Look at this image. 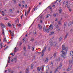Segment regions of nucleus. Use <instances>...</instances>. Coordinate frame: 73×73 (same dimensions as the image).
Instances as JSON below:
<instances>
[{"mask_svg":"<svg viewBox=\"0 0 73 73\" xmlns=\"http://www.w3.org/2000/svg\"><path fill=\"white\" fill-rule=\"evenodd\" d=\"M62 50L61 51L62 53L61 54L62 57L64 58H66V55L67 53V51H68V48L65 47L64 45H62Z\"/></svg>","mask_w":73,"mask_h":73,"instance_id":"nucleus-1","label":"nucleus"},{"mask_svg":"<svg viewBox=\"0 0 73 73\" xmlns=\"http://www.w3.org/2000/svg\"><path fill=\"white\" fill-rule=\"evenodd\" d=\"M46 47H45L44 48V49L42 50V56H43L44 55V52H45V51L46 50Z\"/></svg>","mask_w":73,"mask_h":73,"instance_id":"nucleus-2","label":"nucleus"},{"mask_svg":"<svg viewBox=\"0 0 73 73\" xmlns=\"http://www.w3.org/2000/svg\"><path fill=\"white\" fill-rule=\"evenodd\" d=\"M53 46L55 48H56V47H57V49L58 48V44H57V43L56 42H54Z\"/></svg>","mask_w":73,"mask_h":73,"instance_id":"nucleus-3","label":"nucleus"},{"mask_svg":"<svg viewBox=\"0 0 73 73\" xmlns=\"http://www.w3.org/2000/svg\"><path fill=\"white\" fill-rule=\"evenodd\" d=\"M58 11L60 14H61V13H62V9H61V7H59V9Z\"/></svg>","mask_w":73,"mask_h":73,"instance_id":"nucleus-4","label":"nucleus"},{"mask_svg":"<svg viewBox=\"0 0 73 73\" xmlns=\"http://www.w3.org/2000/svg\"><path fill=\"white\" fill-rule=\"evenodd\" d=\"M29 70V67L27 68L26 70V73H30Z\"/></svg>","mask_w":73,"mask_h":73,"instance_id":"nucleus-5","label":"nucleus"},{"mask_svg":"<svg viewBox=\"0 0 73 73\" xmlns=\"http://www.w3.org/2000/svg\"><path fill=\"white\" fill-rule=\"evenodd\" d=\"M38 27L39 30H41L42 29V26L41 25L38 24Z\"/></svg>","mask_w":73,"mask_h":73,"instance_id":"nucleus-6","label":"nucleus"},{"mask_svg":"<svg viewBox=\"0 0 73 73\" xmlns=\"http://www.w3.org/2000/svg\"><path fill=\"white\" fill-rule=\"evenodd\" d=\"M9 32L10 33H11V38H13V33H12V32H11V30H9Z\"/></svg>","mask_w":73,"mask_h":73,"instance_id":"nucleus-7","label":"nucleus"},{"mask_svg":"<svg viewBox=\"0 0 73 73\" xmlns=\"http://www.w3.org/2000/svg\"><path fill=\"white\" fill-rule=\"evenodd\" d=\"M44 62H48V58H46V59H44L43 60Z\"/></svg>","mask_w":73,"mask_h":73,"instance_id":"nucleus-8","label":"nucleus"},{"mask_svg":"<svg viewBox=\"0 0 73 73\" xmlns=\"http://www.w3.org/2000/svg\"><path fill=\"white\" fill-rule=\"evenodd\" d=\"M52 29H53V28L52 27V25H50L49 27L48 30L49 31H51V30H52Z\"/></svg>","mask_w":73,"mask_h":73,"instance_id":"nucleus-9","label":"nucleus"},{"mask_svg":"<svg viewBox=\"0 0 73 73\" xmlns=\"http://www.w3.org/2000/svg\"><path fill=\"white\" fill-rule=\"evenodd\" d=\"M68 33H66V35L65 36L64 38V40H66V38H67V37H68Z\"/></svg>","mask_w":73,"mask_h":73,"instance_id":"nucleus-10","label":"nucleus"},{"mask_svg":"<svg viewBox=\"0 0 73 73\" xmlns=\"http://www.w3.org/2000/svg\"><path fill=\"white\" fill-rule=\"evenodd\" d=\"M70 54L71 56H73V52L71 51L70 53Z\"/></svg>","mask_w":73,"mask_h":73,"instance_id":"nucleus-11","label":"nucleus"},{"mask_svg":"<svg viewBox=\"0 0 73 73\" xmlns=\"http://www.w3.org/2000/svg\"><path fill=\"white\" fill-rule=\"evenodd\" d=\"M61 67H62V63H60V66H59L58 68L59 69H61Z\"/></svg>","mask_w":73,"mask_h":73,"instance_id":"nucleus-12","label":"nucleus"},{"mask_svg":"<svg viewBox=\"0 0 73 73\" xmlns=\"http://www.w3.org/2000/svg\"><path fill=\"white\" fill-rule=\"evenodd\" d=\"M60 1H61V0H56V1H55V3L56 4H58V2L60 3Z\"/></svg>","mask_w":73,"mask_h":73,"instance_id":"nucleus-13","label":"nucleus"},{"mask_svg":"<svg viewBox=\"0 0 73 73\" xmlns=\"http://www.w3.org/2000/svg\"><path fill=\"white\" fill-rule=\"evenodd\" d=\"M44 66H45L44 65H43L42 66H41L40 67V69H41V70H43V69H44Z\"/></svg>","mask_w":73,"mask_h":73,"instance_id":"nucleus-14","label":"nucleus"},{"mask_svg":"<svg viewBox=\"0 0 73 73\" xmlns=\"http://www.w3.org/2000/svg\"><path fill=\"white\" fill-rule=\"evenodd\" d=\"M37 70L38 72H40V70H41V68L40 67H37Z\"/></svg>","mask_w":73,"mask_h":73,"instance_id":"nucleus-15","label":"nucleus"},{"mask_svg":"<svg viewBox=\"0 0 73 73\" xmlns=\"http://www.w3.org/2000/svg\"><path fill=\"white\" fill-rule=\"evenodd\" d=\"M1 26L2 28H5V26L4 24H1Z\"/></svg>","mask_w":73,"mask_h":73,"instance_id":"nucleus-16","label":"nucleus"},{"mask_svg":"<svg viewBox=\"0 0 73 73\" xmlns=\"http://www.w3.org/2000/svg\"><path fill=\"white\" fill-rule=\"evenodd\" d=\"M46 27H44L43 28V31L44 32H45L46 31Z\"/></svg>","mask_w":73,"mask_h":73,"instance_id":"nucleus-17","label":"nucleus"},{"mask_svg":"<svg viewBox=\"0 0 73 73\" xmlns=\"http://www.w3.org/2000/svg\"><path fill=\"white\" fill-rule=\"evenodd\" d=\"M64 28H66V22H64Z\"/></svg>","mask_w":73,"mask_h":73,"instance_id":"nucleus-18","label":"nucleus"},{"mask_svg":"<svg viewBox=\"0 0 73 73\" xmlns=\"http://www.w3.org/2000/svg\"><path fill=\"white\" fill-rule=\"evenodd\" d=\"M70 70H71V67L70 66H69L68 67V71H69Z\"/></svg>","mask_w":73,"mask_h":73,"instance_id":"nucleus-19","label":"nucleus"},{"mask_svg":"<svg viewBox=\"0 0 73 73\" xmlns=\"http://www.w3.org/2000/svg\"><path fill=\"white\" fill-rule=\"evenodd\" d=\"M60 58H59L58 59H56V61H58V62H60Z\"/></svg>","mask_w":73,"mask_h":73,"instance_id":"nucleus-20","label":"nucleus"},{"mask_svg":"<svg viewBox=\"0 0 73 73\" xmlns=\"http://www.w3.org/2000/svg\"><path fill=\"white\" fill-rule=\"evenodd\" d=\"M8 26H9V27H11L12 26V25L11 24V23H8Z\"/></svg>","mask_w":73,"mask_h":73,"instance_id":"nucleus-21","label":"nucleus"},{"mask_svg":"<svg viewBox=\"0 0 73 73\" xmlns=\"http://www.w3.org/2000/svg\"><path fill=\"white\" fill-rule=\"evenodd\" d=\"M58 24L59 25H61V21H58Z\"/></svg>","mask_w":73,"mask_h":73,"instance_id":"nucleus-22","label":"nucleus"},{"mask_svg":"<svg viewBox=\"0 0 73 73\" xmlns=\"http://www.w3.org/2000/svg\"><path fill=\"white\" fill-rule=\"evenodd\" d=\"M32 51H34V50H35V46H33V47H32Z\"/></svg>","mask_w":73,"mask_h":73,"instance_id":"nucleus-23","label":"nucleus"},{"mask_svg":"<svg viewBox=\"0 0 73 73\" xmlns=\"http://www.w3.org/2000/svg\"><path fill=\"white\" fill-rule=\"evenodd\" d=\"M33 35L34 36H36V35H37V33L36 32L33 33Z\"/></svg>","mask_w":73,"mask_h":73,"instance_id":"nucleus-24","label":"nucleus"},{"mask_svg":"<svg viewBox=\"0 0 73 73\" xmlns=\"http://www.w3.org/2000/svg\"><path fill=\"white\" fill-rule=\"evenodd\" d=\"M23 51H25V50H26V48L25 46H24L23 48Z\"/></svg>","mask_w":73,"mask_h":73,"instance_id":"nucleus-25","label":"nucleus"},{"mask_svg":"<svg viewBox=\"0 0 73 73\" xmlns=\"http://www.w3.org/2000/svg\"><path fill=\"white\" fill-rule=\"evenodd\" d=\"M30 11H31V7H29V9L28 11L27 12V13H29V12H30Z\"/></svg>","mask_w":73,"mask_h":73,"instance_id":"nucleus-26","label":"nucleus"},{"mask_svg":"<svg viewBox=\"0 0 73 73\" xmlns=\"http://www.w3.org/2000/svg\"><path fill=\"white\" fill-rule=\"evenodd\" d=\"M54 34V32H51L50 33V35H53Z\"/></svg>","mask_w":73,"mask_h":73,"instance_id":"nucleus-27","label":"nucleus"},{"mask_svg":"<svg viewBox=\"0 0 73 73\" xmlns=\"http://www.w3.org/2000/svg\"><path fill=\"white\" fill-rule=\"evenodd\" d=\"M56 55L55 54H54L52 56V57H53L54 58L55 57H56Z\"/></svg>","mask_w":73,"mask_h":73,"instance_id":"nucleus-28","label":"nucleus"},{"mask_svg":"<svg viewBox=\"0 0 73 73\" xmlns=\"http://www.w3.org/2000/svg\"><path fill=\"white\" fill-rule=\"evenodd\" d=\"M53 42H52L50 44V46H53Z\"/></svg>","mask_w":73,"mask_h":73,"instance_id":"nucleus-29","label":"nucleus"},{"mask_svg":"<svg viewBox=\"0 0 73 73\" xmlns=\"http://www.w3.org/2000/svg\"><path fill=\"white\" fill-rule=\"evenodd\" d=\"M31 69H33V64H32L31 65Z\"/></svg>","mask_w":73,"mask_h":73,"instance_id":"nucleus-30","label":"nucleus"},{"mask_svg":"<svg viewBox=\"0 0 73 73\" xmlns=\"http://www.w3.org/2000/svg\"><path fill=\"white\" fill-rule=\"evenodd\" d=\"M30 41H31L32 42L33 41H34V38H31Z\"/></svg>","mask_w":73,"mask_h":73,"instance_id":"nucleus-31","label":"nucleus"},{"mask_svg":"<svg viewBox=\"0 0 73 73\" xmlns=\"http://www.w3.org/2000/svg\"><path fill=\"white\" fill-rule=\"evenodd\" d=\"M39 37L40 38H41V37H42V35L41 34H39Z\"/></svg>","mask_w":73,"mask_h":73,"instance_id":"nucleus-32","label":"nucleus"},{"mask_svg":"<svg viewBox=\"0 0 73 73\" xmlns=\"http://www.w3.org/2000/svg\"><path fill=\"white\" fill-rule=\"evenodd\" d=\"M60 28H58L57 29L58 32H60Z\"/></svg>","mask_w":73,"mask_h":73,"instance_id":"nucleus-33","label":"nucleus"},{"mask_svg":"<svg viewBox=\"0 0 73 73\" xmlns=\"http://www.w3.org/2000/svg\"><path fill=\"white\" fill-rule=\"evenodd\" d=\"M55 26L56 27V28H59V26H58V25H55Z\"/></svg>","mask_w":73,"mask_h":73,"instance_id":"nucleus-34","label":"nucleus"},{"mask_svg":"<svg viewBox=\"0 0 73 73\" xmlns=\"http://www.w3.org/2000/svg\"><path fill=\"white\" fill-rule=\"evenodd\" d=\"M25 15L26 16H28V13H27V11H25Z\"/></svg>","mask_w":73,"mask_h":73,"instance_id":"nucleus-35","label":"nucleus"},{"mask_svg":"<svg viewBox=\"0 0 73 73\" xmlns=\"http://www.w3.org/2000/svg\"><path fill=\"white\" fill-rule=\"evenodd\" d=\"M17 21L18 22V23H19V19L17 18V21H15V23H17Z\"/></svg>","mask_w":73,"mask_h":73,"instance_id":"nucleus-36","label":"nucleus"},{"mask_svg":"<svg viewBox=\"0 0 73 73\" xmlns=\"http://www.w3.org/2000/svg\"><path fill=\"white\" fill-rule=\"evenodd\" d=\"M14 60H15V61L16 62V61H17V58H14Z\"/></svg>","mask_w":73,"mask_h":73,"instance_id":"nucleus-37","label":"nucleus"},{"mask_svg":"<svg viewBox=\"0 0 73 73\" xmlns=\"http://www.w3.org/2000/svg\"><path fill=\"white\" fill-rule=\"evenodd\" d=\"M68 5V2H66V6H67Z\"/></svg>","mask_w":73,"mask_h":73,"instance_id":"nucleus-38","label":"nucleus"},{"mask_svg":"<svg viewBox=\"0 0 73 73\" xmlns=\"http://www.w3.org/2000/svg\"><path fill=\"white\" fill-rule=\"evenodd\" d=\"M5 38H4V40L5 41V42H7V39H6V38L5 37Z\"/></svg>","mask_w":73,"mask_h":73,"instance_id":"nucleus-39","label":"nucleus"},{"mask_svg":"<svg viewBox=\"0 0 73 73\" xmlns=\"http://www.w3.org/2000/svg\"><path fill=\"white\" fill-rule=\"evenodd\" d=\"M2 34L3 35H4L5 37V33H4V31L2 32Z\"/></svg>","mask_w":73,"mask_h":73,"instance_id":"nucleus-40","label":"nucleus"},{"mask_svg":"<svg viewBox=\"0 0 73 73\" xmlns=\"http://www.w3.org/2000/svg\"><path fill=\"white\" fill-rule=\"evenodd\" d=\"M37 7H36L34 8V11H35L37 10Z\"/></svg>","mask_w":73,"mask_h":73,"instance_id":"nucleus-41","label":"nucleus"},{"mask_svg":"<svg viewBox=\"0 0 73 73\" xmlns=\"http://www.w3.org/2000/svg\"><path fill=\"white\" fill-rule=\"evenodd\" d=\"M53 62H51V64H50V65L51 66H53Z\"/></svg>","mask_w":73,"mask_h":73,"instance_id":"nucleus-42","label":"nucleus"},{"mask_svg":"<svg viewBox=\"0 0 73 73\" xmlns=\"http://www.w3.org/2000/svg\"><path fill=\"white\" fill-rule=\"evenodd\" d=\"M50 16V15L48 14L47 15V16H46V18H48V17H49V16Z\"/></svg>","mask_w":73,"mask_h":73,"instance_id":"nucleus-43","label":"nucleus"},{"mask_svg":"<svg viewBox=\"0 0 73 73\" xmlns=\"http://www.w3.org/2000/svg\"><path fill=\"white\" fill-rule=\"evenodd\" d=\"M49 29H46V32H47V33H48L49 32Z\"/></svg>","mask_w":73,"mask_h":73,"instance_id":"nucleus-44","label":"nucleus"},{"mask_svg":"<svg viewBox=\"0 0 73 73\" xmlns=\"http://www.w3.org/2000/svg\"><path fill=\"white\" fill-rule=\"evenodd\" d=\"M16 50V47H15L14 48V52H16L17 51Z\"/></svg>","mask_w":73,"mask_h":73,"instance_id":"nucleus-45","label":"nucleus"},{"mask_svg":"<svg viewBox=\"0 0 73 73\" xmlns=\"http://www.w3.org/2000/svg\"><path fill=\"white\" fill-rule=\"evenodd\" d=\"M23 41L24 42V41H25V38H23Z\"/></svg>","mask_w":73,"mask_h":73,"instance_id":"nucleus-46","label":"nucleus"},{"mask_svg":"<svg viewBox=\"0 0 73 73\" xmlns=\"http://www.w3.org/2000/svg\"><path fill=\"white\" fill-rule=\"evenodd\" d=\"M19 28H20L21 27V24H19Z\"/></svg>","mask_w":73,"mask_h":73,"instance_id":"nucleus-47","label":"nucleus"},{"mask_svg":"<svg viewBox=\"0 0 73 73\" xmlns=\"http://www.w3.org/2000/svg\"><path fill=\"white\" fill-rule=\"evenodd\" d=\"M62 40V38L60 37L59 38V41H60V42Z\"/></svg>","mask_w":73,"mask_h":73,"instance_id":"nucleus-48","label":"nucleus"},{"mask_svg":"<svg viewBox=\"0 0 73 73\" xmlns=\"http://www.w3.org/2000/svg\"><path fill=\"white\" fill-rule=\"evenodd\" d=\"M10 55H13V56H14L15 55V54H13V53H11L10 54Z\"/></svg>","mask_w":73,"mask_h":73,"instance_id":"nucleus-49","label":"nucleus"},{"mask_svg":"<svg viewBox=\"0 0 73 73\" xmlns=\"http://www.w3.org/2000/svg\"><path fill=\"white\" fill-rule=\"evenodd\" d=\"M68 8V9H70V6H66Z\"/></svg>","mask_w":73,"mask_h":73,"instance_id":"nucleus-50","label":"nucleus"},{"mask_svg":"<svg viewBox=\"0 0 73 73\" xmlns=\"http://www.w3.org/2000/svg\"><path fill=\"white\" fill-rule=\"evenodd\" d=\"M53 15L54 17H56V14L55 13H54Z\"/></svg>","mask_w":73,"mask_h":73,"instance_id":"nucleus-51","label":"nucleus"},{"mask_svg":"<svg viewBox=\"0 0 73 73\" xmlns=\"http://www.w3.org/2000/svg\"><path fill=\"white\" fill-rule=\"evenodd\" d=\"M48 50L49 51H50V47H48Z\"/></svg>","mask_w":73,"mask_h":73,"instance_id":"nucleus-52","label":"nucleus"},{"mask_svg":"<svg viewBox=\"0 0 73 73\" xmlns=\"http://www.w3.org/2000/svg\"><path fill=\"white\" fill-rule=\"evenodd\" d=\"M4 19L7 20H8V18H7V17H5L4 18Z\"/></svg>","mask_w":73,"mask_h":73,"instance_id":"nucleus-53","label":"nucleus"},{"mask_svg":"<svg viewBox=\"0 0 73 73\" xmlns=\"http://www.w3.org/2000/svg\"><path fill=\"white\" fill-rule=\"evenodd\" d=\"M25 8L27 9L28 8V6L27 5H25Z\"/></svg>","mask_w":73,"mask_h":73,"instance_id":"nucleus-54","label":"nucleus"},{"mask_svg":"<svg viewBox=\"0 0 73 73\" xmlns=\"http://www.w3.org/2000/svg\"><path fill=\"white\" fill-rule=\"evenodd\" d=\"M8 72H11V69H8Z\"/></svg>","mask_w":73,"mask_h":73,"instance_id":"nucleus-55","label":"nucleus"},{"mask_svg":"<svg viewBox=\"0 0 73 73\" xmlns=\"http://www.w3.org/2000/svg\"><path fill=\"white\" fill-rule=\"evenodd\" d=\"M10 12H11V13H12V10L11 9H10L9 10Z\"/></svg>","mask_w":73,"mask_h":73,"instance_id":"nucleus-56","label":"nucleus"},{"mask_svg":"<svg viewBox=\"0 0 73 73\" xmlns=\"http://www.w3.org/2000/svg\"><path fill=\"white\" fill-rule=\"evenodd\" d=\"M0 45L1 46V48H2V47H3V44H2V43H1L0 44Z\"/></svg>","mask_w":73,"mask_h":73,"instance_id":"nucleus-57","label":"nucleus"},{"mask_svg":"<svg viewBox=\"0 0 73 73\" xmlns=\"http://www.w3.org/2000/svg\"><path fill=\"white\" fill-rule=\"evenodd\" d=\"M70 25H71V23L69 22V23L68 24V26L69 27V26H70Z\"/></svg>","mask_w":73,"mask_h":73,"instance_id":"nucleus-58","label":"nucleus"},{"mask_svg":"<svg viewBox=\"0 0 73 73\" xmlns=\"http://www.w3.org/2000/svg\"><path fill=\"white\" fill-rule=\"evenodd\" d=\"M30 48H31V46H29V45L28 46V49H30Z\"/></svg>","mask_w":73,"mask_h":73,"instance_id":"nucleus-59","label":"nucleus"},{"mask_svg":"<svg viewBox=\"0 0 73 73\" xmlns=\"http://www.w3.org/2000/svg\"><path fill=\"white\" fill-rule=\"evenodd\" d=\"M58 67L57 68L56 70L57 72V71H58Z\"/></svg>","mask_w":73,"mask_h":73,"instance_id":"nucleus-60","label":"nucleus"},{"mask_svg":"<svg viewBox=\"0 0 73 73\" xmlns=\"http://www.w3.org/2000/svg\"><path fill=\"white\" fill-rule=\"evenodd\" d=\"M40 23L41 24L42 23V20H40Z\"/></svg>","mask_w":73,"mask_h":73,"instance_id":"nucleus-61","label":"nucleus"},{"mask_svg":"<svg viewBox=\"0 0 73 73\" xmlns=\"http://www.w3.org/2000/svg\"><path fill=\"white\" fill-rule=\"evenodd\" d=\"M13 1H14V3H16V0H14L13 1Z\"/></svg>","mask_w":73,"mask_h":73,"instance_id":"nucleus-62","label":"nucleus"},{"mask_svg":"<svg viewBox=\"0 0 73 73\" xmlns=\"http://www.w3.org/2000/svg\"><path fill=\"white\" fill-rule=\"evenodd\" d=\"M71 63L72 64H73V60H72L71 61Z\"/></svg>","mask_w":73,"mask_h":73,"instance_id":"nucleus-63","label":"nucleus"},{"mask_svg":"<svg viewBox=\"0 0 73 73\" xmlns=\"http://www.w3.org/2000/svg\"><path fill=\"white\" fill-rule=\"evenodd\" d=\"M50 9L51 11H52V7H50Z\"/></svg>","mask_w":73,"mask_h":73,"instance_id":"nucleus-64","label":"nucleus"}]
</instances>
